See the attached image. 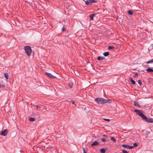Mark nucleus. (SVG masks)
I'll list each match as a JSON object with an SVG mask.
<instances>
[{
  "instance_id": "f257e3e1",
  "label": "nucleus",
  "mask_w": 153,
  "mask_h": 153,
  "mask_svg": "<svg viewBox=\"0 0 153 153\" xmlns=\"http://www.w3.org/2000/svg\"><path fill=\"white\" fill-rule=\"evenodd\" d=\"M95 101L98 104H104L107 103H111V101L110 100H106L101 98H97L95 99Z\"/></svg>"
},
{
  "instance_id": "f03ea898",
  "label": "nucleus",
  "mask_w": 153,
  "mask_h": 153,
  "mask_svg": "<svg viewBox=\"0 0 153 153\" xmlns=\"http://www.w3.org/2000/svg\"><path fill=\"white\" fill-rule=\"evenodd\" d=\"M25 50L28 56H29L32 52L31 48L30 46H26L25 47Z\"/></svg>"
},
{
  "instance_id": "7ed1b4c3",
  "label": "nucleus",
  "mask_w": 153,
  "mask_h": 153,
  "mask_svg": "<svg viewBox=\"0 0 153 153\" xmlns=\"http://www.w3.org/2000/svg\"><path fill=\"white\" fill-rule=\"evenodd\" d=\"M134 111L139 116H140L143 119V114L142 112V110H135Z\"/></svg>"
},
{
  "instance_id": "20e7f679",
  "label": "nucleus",
  "mask_w": 153,
  "mask_h": 153,
  "mask_svg": "<svg viewBox=\"0 0 153 153\" xmlns=\"http://www.w3.org/2000/svg\"><path fill=\"white\" fill-rule=\"evenodd\" d=\"M144 120L149 123H153V119L152 118H148L146 116L144 115Z\"/></svg>"
},
{
  "instance_id": "39448f33",
  "label": "nucleus",
  "mask_w": 153,
  "mask_h": 153,
  "mask_svg": "<svg viewBox=\"0 0 153 153\" xmlns=\"http://www.w3.org/2000/svg\"><path fill=\"white\" fill-rule=\"evenodd\" d=\"M83 0L85 2V4L87 5L90 4L92 3L97 2V1L95 0H88L85 1V0Z\"/></svg>"
},
{
  "instance_id": "423d86ee",
  "label": "nucleus",
  "mask_w": 153,
  "mask_h": 153,
  "mask_svg": "<svg viewBox=\"0 0 153 153\" xmlns=\"http://www.w3.org/2000/svg\"><path fill=\"white\" fill-rule=\"evenodd\" d=\"M8 133L7 130V129H5L3 131H2L0 133V134L4 136H6Z\"/></svg>"
},
{
  "instance_id": "0eeeda50",
  "label": "nucleus",
  "mask_w": 153,
  "mask_h": 153,
  "mask_svg": "<svg viewBox=\"0 0 153 153\" xmlns=\"http://www.w3.org/2000/svg\"><path fill=\"white\" fill-rule=\"evenodd\" d=\"M45 74L50 78H56V77L53 75H52L51 73H48V72H45Z\"/></svg>"
},
{
  "instance_id": "6e6552de",
  "label": "nucleus",
  "mask_w": 153,
  "mask_h": 153,
  "mask_svg": "<svg viewBox=\"0 0 153 153\" xmlns=\"http://www.w3.org/2000/svg\"><path fill=\"white\" fill-rule=\"evenodd\" d=\"M150 131H146V137L149 139Z\"/></svg>"
},
{
  "instance_id": "1a4fd4ad",
  "label": "nucleus",
  "mask_w": 153,
  "mask_h": 153,
  "mask_svg": "<svg viewBox=\"0 0 153 153\" xmlns=\"http://www.w3.org/2000/svg\"><path fill=\"white\" fill-rule=\"evenodd\" d=\"M99 144V143L97 141H95L94 142L92 143L91 145V146H96Z\"/></svg>"
},
{
  "instance_id": "9d476101",
  "label": "nucleus",
  "mask_w": 153,
  "mask_h": 153,
  "mask_svg": "<svg viewBox=\"0 0 153 153\" xmlns=\"http://www.w3.org/2000/svg\"><path fill=\"white\" fill-rule=\"evenodd\" d=\"M134 105L136 107H137L139 108L140 107V106L138 102L134 101Z\"/></svg>"
},
{
  "instance_id": "9b49d317",
  "label": "nucleus",
  "mask_w": 153,
  "mask_h": 153,
  "mask_svg": "<svg viewBox=\"0 0 153 153\" xmlns=\"http://www.w3.org/2000/svg\"><path fill=\"white\" fill-rule=\"evenodd\" d=\"M95 15V14H92L89 15V16L91 20H93V18Z\"/></svg>"
},
{
  "instance_id": "f8f14e48",
  "label": "nucleus",
  "mask_w": 153,
  "mask_h": 153,
  "mask_svg": "<svg viewBox=\"0 0 153 153\" xmlns=\"http://www.w3.org/2000/svg\"><path fill=\"white\" fill-rule=\"evenodd\" d=\"M105 58L103 57L99 56L97 57V59L98 60H102L105 59Z\"/></svg>"
},
{
  "instance_id": "ddd939ff",
  "label": "nucleus",
  "mask_w": 153,
  "mask_h": 153,
  "mask_svg": "<svg viewBox=\"0 0 153 153\" xmlns=\"http://www.w3.org/2000/svg\"><path fill=\"white\" fill-rule=\"evenodd\" d=\"M146 71L149 72H153V69H152L151 68H148L147 70Z\"/></svg>"
},
{
  "instance_id": "4468645a",
  "label": "nucleus",
  "mask_w": 153,
  "mask_h": 153,
  "mask_svg": "<svg viewBox=\"0 0 153 153\" xmlns=\"http://www.w3.org/2000/svg\"><path fill=\"white\" fill-rule=\"evenodd\" d=\"M34 115H35V116H34L35 117H36L37 118H39V116L38 113V112H36L35 113H34Z\"/></svg>"
},
{
  "instance_id": "2eb2a0df",
  "label": "nucleus",
  "mask_w": 153,
  "mask_h": 153,
  "mask_svg": "<svg viewBox=\"0 0 153 153\" xmlns=\"http://www.w3.org/2000/svg\"><path fill=\"white\" fill-rule=\"evenodd\" d=\"M33 106L34 107H36L37 108V110H38L39 109H40L41 108V106L39 105H33Z\"/></svg>"
},
{
  "instance_id": "dca6fc26",
  "label": "nucleus",
  "mask_w": 153,
  "mask_h": 153,
  "mask_svg": "<svg viewBox=\"0 0 153 153\" xmlns=\"http://www.w3.org/2000/svg\"><path fill=\"white\" fill-rule=\"evenodd\" d=\"M130 82L133 84L134 85L135 84V82L131 78H130Z\"/></svg>"
},
{
  "instance_id": "f3484780",
  "label": "nucleus",
  "mask_w": 153,
  "mask_h": 153,
  "mask_svg": "<svg viewBox=\"0 0 153 153\" xmlns=\"http://www.w3.org/2000/svg\"><path fill=\"white\" fill-rule=\"evenodd\" d=\"M4 76L5 78L7 79H8V74L7 73H5L4 74Z\"/></svg>"
},
{
  "instance_id": "a211bd4d",
  "label": "nucleus",
  "mask_w": 153,
  "mask_h": 153,
  "mask_svg": "<svg viewBox=\"0 0 153 153\" xmlns=\"http://www.w3.org/2000/svg\"><path fill=\"white\" fill-rule=\"evenodd\" d=\"M29 120L31 121H33L35 120V119L34 118L32 117H30L29 118Z\"/></svg>"
},
{
  "instance_id": "6ab92c4d",
  "label": "nucleus",
  "mask_w": 153,
  "mask_h": 153,
  "mask_svg": "<svg viewBox=\"0 0 153 153\" xmlns=\"http://www.w3.org/2000/svg\"><path fill=\"white\" fill-rule=\"evenodd\" d=\"M105 149H102L100 150V152L101 153H105Z\"/></svg>"
},
{
  "instance_id": "aec40b11",
  "label": "nucleus",
  "mask_w": 153,
  "mask_h": 153,
  "mask_svg": "<svg viewBox=\"0 0 153 153\" xmlns=\"http://www.w3.org/2000/svg\"><path fill=\"white\" fill-rule=\"evenodd\" d=\"M103 54L105 56H106L109 55V53L108 52H104L103 53Z\"/></svg>"
},
{
  "instance_id": "412c9836",
  "label": "nucleus",
  "mask_w": 153,
  "mask_h": 153,
  "mask_svg": "<svg viewBox=\"0 0 153 153\" xmlns=\"http://www.w3.org/2000/svg\"><path fill=\"white\" fill-rule=\"evenodd\" d=\"M153 62V59H152L150 60L148 62H146V63L147 64L151 63Z\"/></svg>"
},
{
  "instance_id": "4be33fe9",
  "label": "nucleus",
  "mask_w": 153,
  "mask_h": 153,
  "mask_svg": "<svg viewBox=\"0 0 153 153\" xmlns=\"http://www.w3.org/2000/svg\"><path fill=\"white\" fill-rule=\"evenodd\" d=\"M122 146L123 147L126 148H128V145H126V144H123L122 145Z\"/></svg>"
},
{
  "instance_id": "5701e85b",
  "label": "nucleus",
  "mask_w": 153,
  "mask_h": 153,
  "mask_svg": "<svg viewBox=\"0 0 153 153\" xmlns=\"http://www.w3.org/2000/svg\"><path fill=\"white\" fill-rule=\"evenodd\" d=\"M128 13L130 15H132L133 14V13L131 11V10H129L128 11Z\"/></svg>"
},
{
  "instance_id": "b1692460",
  "label": "nucleus",
  "mask_w": 153,
  "mask_h": 153,
  "mask_svg": "<svg viewBox=\"0 0 153 153\" xmlns=\"http://www.w3.org/2000/svg\"><path fill=\"white\" fill-rule=\"evenodd\" d=\"M138 83L140 85H142V81H141V80H140V79H139L138 80Z\"/></svg>"
},
{
  "instance_id": "393cba45",
  "label": "nucleus",
  "mask_w": 153,
  "mask_h": 153,
  "mask_svg": "<svg viewBox=\"0 0 153 153\" xmlns=\"http://www.w3.org/2000/svg\"><path fill=\"white\" fill-rule=\"evenodd\" d=\"M111 140L113 141L114 142L116 141V140L115 139H114V137H111Z\"/></svg>"
},
{
  "instance_id": "a878e982",
  "label": "nucleus",
  "mask_w": 153,
  "mask_h": 153,
  "mask_svg": "<svg viewBox=\"0 0 153 153\" xmlns=\"http://www.w3.org/2000/svg\"><path fill=\"white\" fill-rule=\"evenodd\" d=\"M114 47L112 46H108V49L109 50H111L113 48H114Z\"/></svg>"
},
{
  "instance_id": "bb28decb",
  "label": "nucleus",
  "mask_w": 153,
  "mask_h": 153,
  "mask_svg": "<svg viewBox=\"0 0 153 153\" xmlns=\"http://www.w3.org/2000/svg\"><path fill=\"white\" fill-rule=\"evenodd\" d=\"M73 83H69V86L71 88L73 86Z\"/></svg>"
},
{
  "instance_id": "cd10ccee",
  "label": "nucleus",
  "mask_w": 153,
  "mask_h": 153,
  "mask_svg": "<svg viewBox=\"0 0 153 153\" xmlns=\"http://www.w3.org/2000/svg\"><path fill=\"white\" fill-rule=\"evenodd\" d=\"M133 148V146H129L128 145V149H132Z\"/></svg>"
},
{
  "instance_id": "c85d7f7f",
  "label": "nucleus",
  "mask_w": 153,
  "mask_h": 153,
  "mask_svg": "<svg viewBox=\"0 0 153 153\" xmlns=\"http://www.w3.org/2000/svg\"><path fill=\"white\" fill-rule=\"evenodd\" d=\"M133 146V148H134V147H136L137 146V143H135L134 144Z\"/></svg>"
},
{
  "instance_id": "c756f323",
  "label": "nucleus",
  "mask_w": 153,
  "mask_h": 153,
  "mask_svg": "<svg viewBox=\"0 0 153 153\" xmlns=\"http://www.w3.org/2000/svg\"><path fill=\"white\" fill-rule=\"evenodd\" d=\"M138 76V74L137 73H136L134 74V75H133V76L134 77H136L137 76Z\"/></svg>"
},
{
  "instance_id": "7c9ffc66",
  "label": "nucleus",
  "mask_w": 153,
  "mask_h": 153,
  "mask_svg": "<svg viewBox=\"0 0 153 153\" xmlns=\"http://www.w3.org/2000/svg\"><path fill=\"white\" fill-rule=\"evenodd\" d=\"M101 140L102 142H105L106 141L105 139L103 138H101Z\"/></svg>"
},
{
  "instance_id": "2f4dec72",
  "label": "nucleus",
  "mask_w": 153,
  "mask_h": 153,
  "mask_svg": "<svg viewBox=\"0 0 153 153\" xmlns=\"http://www.w3.org/2000/svg\"><path fill=\"white\" fill-rule=\"evenodd\" d=\"M122 151L123 153H128V152L124 150H122Z\"/></svg>"
},
{
  "instance_id": "473e14b6",
  "label": "nucleus",
  "mask_w": 153,
  "mask_h": 153,
  "mask_svg": "<svg viewBox=\"0 0 153 153\" xmlns=\"http://www.w3.org/2000/svg\"><path fill=\"white\" fill-rule=\"evenodd\" d=\"M104 120H105V121H110V120L109 119H106V118H104Z\"/></svg>"
},
{
  "instance_id": "72a5a7b5",
  "label": "nucleus",
  "mask_w": 153,
  "mask_h": 153,
  "mask_svg": "<svg viewBox=\"0 0 153 153\" xmlns=\"http://www.w3.org/2000/svg\"><path fill=\"white\" fill-rule=\"evenodd\" d=\"M102 136L103 137H108V136L107 135H105V134L103 135H102Z\"/></svg>"
},
{
  "instance_id": "f704fd0d",
  "label": "nucleus",
  "mask_w": 153,
  "mask_h": 153,
  "mask_svg": "<svg viewBox=\"0 0 153 153\" xmlns=\"http://www.w3.org/2000/svg\"><path fill=\"white\" fill-rule=\"evenodd\" d=\"M72 103L73 104H75V102L74 101H71Z\"/></svg>"
},
{
  "instance_id": "c9c22d12",
  "label": "nucleus",
  "mask_w": 153,
  "mask_h": 153,
  "mask_svg": "<svg viewBox=\"0 0 153 153\" xmlns=\"http://www.w3.org/2000/svg\"><path fill=\"white\" fill-rule=\"evenodd\" d=\"M62 32H63V31H64V30H65V28H64V27H63V28H62Z\"/></svg>"
},
{
  "instance_id": "e433bc0d",
  "label": "nucleus",
  "mask_w": 153,
  "mask_h": 153,
  "mask_svg": "<svg viewBox=\"0 0 153 153\" xmlns=\"http://www.w3.org/2000/svg\"><path fill=\"white\" fill-rule=\"evenodd\" d=\"M1 86L2 87H4V85H1Z\"/></svg>"
}]
</instances>
